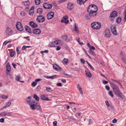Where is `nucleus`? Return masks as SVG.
Listing matches in <instances>:
<instances>
[{
  "label": "nucleus",
  "mask_w": 126,
  "mask_h": 126,
  "mask_svg": "<svg viewBox=\"0 0 126 126\" xmlns=\"http://www.w3.org/2000/svg\"><path fill=\"white\" fill-rule=\"evenodd\" d=\"M85 72L87 77L89 78H90L91 76V74L89 72L85 71Z\"/></svg>",
  "instance_id": "31"
},
{
  "label": "nucleus",
  "mask_w": 126,
  "mask_h": 126,
  "mask_svg": "<svg viewBox=\"0 0 126 126\" xmlns=\"http://www.w3.org/2000/svg\"><path fill=\"white\" fill-rule=\"evenodd\" d=\"M97 6L94 4L90 5L88 7L87 10L97 12Z\"/></svg>",
  "instance_id": "3"
},
{
  "label": "nucleus",
  "mask_w": 126,
  "mask_h": 126,
  "mask_svg": "<svg viewBox=\"0 0 126 126\" xmlns=\"http://www.w3.org/2000/svg\"><path fill=\"white\" fill-rule=\"evenodd\" d=\"M36 20L38 23H42L45 20V17L44 16L40 15L37 17L36 19Z\"/></svg>",
  "instance_id": "4"
},
{
  "label": "nucleus",
  "mask_w": 126,
  "mask_h": 126,
  "mask_svg": "<svg viewBox=\"0 0 126 126\" xmlns=\"http://www.w3.org/2000/svg\"><path fill=\"white\" fill-rule=\"evenodd\" d=\"M33 97L37 101H38L39 100V98L36 95V94H34L33 95Z\"/></svg>",
  "instance_id": "36"
},
{
  "label": "nucleus",
  "mask_w": 126,
  "mask_h": 126,
  "mask_svg": "<svg viewBox=\"0 0 126 126\" xmlns=\"http://www.w3.org/2000/svg\"><path fill=\"white\" fill-rule=\"evenodd\" d=\"M120 56L122 59H123L126 58V56L124 53L122 52L120 54Z\"/></svg>",
  "instance_id": "32"
},
{
  "label": "nucleus",
  "mask_w": 126,
  "mask_h": 126,
  "mask_svg": "<svg viewBox=\"0 0 126 126\" xmlns=\"http://www.w3.org/2000/svg\"><path fill=\"white\" fill-rule=\"evenodd\" d=\"M20 78V77L19 76H16L15 78L16 79L17 81H19V79Z\"/></svg>",
  "instance_id": "45"
},
{
  "label": "nucleus",
  "mask_w": 126,
  "mask_h": 126,
  "mask_svg": "<svg viewBox=\"0 0 126 126\" xmlns=\"http://www.w3.org/2000/svg\"><path fill=\"white\" fill-rule=\"evenodd\" d=\"M80 62L83 64H84L85 63L84 60L83 59H80Z\"/></svg>",
  "instance_id": "61"
},
{
  "label": "nucleus",
  "mask_w": 126,
  "mask_h": 126,
  "mask_svg": "<svg viewBox=\"0 0 126 126\" xmlns=\"http://www.w3.org/2000/svg\"><path fill=\"white\" fill-rule=\"evenodd\" d=\"M56 77V75H55L53 76H45V77L46 78L48 79H53L54 78H55Z\"/></svg>",
  "instance_id": "29"
},
{
  "label": "nucleus",
  "mask_w": 126,
  "mask_h": 126,
  "mask_svg": "<svg viewBox=\"0 0 126 126\" xmlns=\"http://www.w3.org/2000/svg\"><path fill=\"white\" fill-rule=\"evenodd\" d=\"M42 80V79H35V81L36 82H39L40 81Z\"/></svg>",
  "instance_id": "56"
},
{
  "label": "nucleus",
  "mask_w": 126,
  "mask_h": 126,
  "mask_svg": "<svg viewBox=\"0 0 126 126\" xmlns=\"http://www.w3.org/2000/svg\"><path fill=\"white\" fill-rule=\"evenodd\" d=\"M68 60L67 58H64L63 60V64H67L68 62Z\"/></svg>",
  "instance_id": "30"
},
{
  "label": "nucleus",
  "mask_w": 126,
  "mask_h": 126,
  "mask_svg": "<svg viewBox=\"0 0 126 126\" xmlns=\"http://www.w3.org/2000/svg\"><path fill=\"white\" fill-rule=\"evenodd\" d=\"M111 30L113 34L115 35H117L116 29L115 27H113V28L112 27L111 28Z\"/></svg>",
  "instance_id": "19"
},
{
  "label": "nucleus",
  "mask_w": 126,
  "mask_h": 126,
  "mask_svg": "<svg viewBox=\"0 0 126 126\" xmlns=\"http://www.w3.org/2000/svg\"><path fill=\"white\" fill-rule=\"evenodd\" d=\"M4 121V119L3 118H1L0 119V122H3Z\"/></svg>",
  "instance_id": "62"
},
{
  "label": "nucleus",
  "mask_w": 126,
  "mask_h": 126,
  "mask_svg": "<svg viewBox=\"0 0 126 126\" xmlns=\"http://www.w3.org/2000/svg\"><path fill=\"white\" fill-rule=\"evenodd\" d=\"M20 15L21 16H24L25 15V13L24 11H21L20 12Z\"/></svg>",
  "instance_id": "47"
},
{
  "label": "nucleus",
  "mask_w": 126,
  "mask_h": 126,
  "mask_svg": "<svg viewBox=\"0 0 126 126\" xmlns=\"http://www.w3.org/2000/svg\"><path fill=\"white\" fill-rule=\"evenodd\" d=\"M15 53V52L14 51H13L11 52L10 54V56L12 57H13Z\"/></svg>",
  "instance_id": "49"
},
{
  "label": "nucleus",
  "mask_w": 126,
  "mask_h": 126,
  "mask_svg": "<svg viewBox=\"0 0 126 126\" xmlns=\"http://www.w3.org/2000/svg\"><path fill=\"white\" fill-rule=\"evenodd\" d=\"M57 121H55L53 122V125L54 126H56L57 125Z\"/></svg>",
  "instance_id": "63"
},
{
  "label": "nucleus",
  "mask_w": 126,
  "mask_h": 126,
  "mask_svg": "<svg viewBox=\"0 0 126 126\" xmlns=\"http://www.w3.org/2000/svg\"><path fill=\"white\" fill-rule=\"evenodd\" d=\"M31 109L33 110L35 109L36 107V104L35 103L34 101H33L32 102L29 104Z\"/></svg>",
  "instance_id": "7"
},
{
  "label": "nucleus",
  "mask_w": 126,
  "mask_h": 126,
  "mask_svg": "<svg viewBox=\"0 0 126 126\" xmlns=\"http://www.w3.org/2000/svg\"><path fill=\"white\" fill-rule=\"evenodd\" d=\"M36 108L38 110H39L40 111H41L42 110V109L40 106L36 105Z\"/></svg>",
  "instance_id": "46"
},
{
  "label": "nucleus",
  "mask_w": 126,
  "mask_h": 126,
  "mask_svg": "<svg viewBox=\"0 0 126 126\" xmlns=\"http://www.w3.org/2000/svg\"><path fill=\"white\" fill-rule=\"evenodd\" d=\"M11 103L10 102H8L6 103V105L5 106L3 107V108H6V107H9L10 105L11 104Z\"/></svg>",
  "instance_id": "33"
},
{
  "label": "nucleus",
  "mask_w": 126,
  "mask_h": 126,
  "mask_svg": "<svg viewBox=\"0 0 126 126\" xmlns=\"http://www.w3.org/2000/svg\"><path fill=\"white\" fill-rule=\"evenodd\" d=\"M110 84L114 92L116 95H117L121 92L120 91L119 88L114 83L110 82Z\"/></svg>",
  "instance_id": "1"
},
{
  "label": "nucleus",
  "mask_w": 126,
  "mask_h": 126,
  "mask_svg": "<svg viewBox=\"0 0 126 126\" xmlns=\"http://www.w3.org/2000/svg\"><path fill=\"white\" fill-rule=\"evenodd\" d=\"M86 62L88 64V65L90 67V68H91V69L93 70H94V69L93 67L91 65V64H90V63H89V62L87 61H86Z\"/></svg>",
  "instance_id": "38"
},
{
  "label": "nucleus",
  "mask_w": 126,
  "mask_h": 126,
  "mask_svg": "<svg viewBox=\"0 0 126 126\" xmlns=\"http://www.w3.org/2000/svg\"><path fill=\"white\" fill-rule=\"evenodd\" d=\"M6 68L7 72H9L11 71V67L9 63H7L6 66Z\"/></svg>",
  "instance_id": "24"
},
{
  "label": "nucleus",
  "mask_w": 126,
  "mask_h": 126,
  "mask_svg": "<svg viewBox=\"0 0 126 126\" xmlns=\"http://www.w3.org/2000/svg\"><path fill=\"white\" fill-rule=\"evenodd\" d=\"M34 11L30 10L29 12V14L30 15H32L34 13Z\"/></svg>",
  "instance_id": "48"
},
{
  "label": "nucleus",
  "mask_w": 126,
  "mask_h": 126,
  "mask_svg": "<svg viewBox=\"0 0 126 126\" xmlns=\"http://www.w3.org/2000/svg\"><path fill=\"white\" fill-rule=\"evenodd\" d=\"M62 38L64 40H67V37L66 35H63L62 37Z\"/></svg>",
  "instance_id": "41"
},
{
  "label": "nucleus",
  "mask_w": 126,
  "mask_h": 126,
  "mask_svg": "<svg viewBox=\"0 0 126 126\" xmlns=\"http://www.w3.org/2000/svg\"><path fill=\"white\" fill-rule=\"evenodd\" d=\"M46 91L47 92H50L51 91H53L52 90H51V88H48L47 87H46Z\"/></svg>",
  "instance_id": "35"
},
{
  "label": "nucleus",
  "mask_w": 126,
  "mask_h": 126,
  "mask_svg": "<svg viewBox=\"0 0 126 126\" xmlns=\"http://www.w3.org/2000/svg\"><path fill=\"white\" fill-rule=\"evenodd\" d=\"M105 88L108 90H109L110 89L109 86L107 85L105 86Z\"/></svg>",
  "instance_id": "64"
},
{
  "label": "nucleus",
  "mask_w": 126,
  "mask_h": 126,
  "mask_svg": "<svg viewBox=\"0 0 126 126\" xmlns=\"http://www.w3.org/2000/svg\"><path fill=\"white\" fill-rule=\"evenodd\" d=\"M16 27L18 30L19 31H22L23 30V28L20 22H18L17 23Z\"/></svg>",
  "instance_id": "9"
},
{
  "label": "nucleus",
  "mask_w": 126,
  "mask_h": 126,
  "mask_svg": "<svg viewBox=\"0 0 126 126\" xmlns=\"http://www.w3.org/2000/svg\"><path fill=\"white\" fill-rule=\"evenodd\" d=\"M13 33L12 30L9 27L7 28L5 31V33L7 35H11Z\"/></svg>",
  "instance_id": "10"
},
{
  "label": "nucleus",
  "mask_w": 126,
  "mask_h": 126,
  "mask_svg": "<svg viewBox=\"0 0 126 126\" xmlns=\"http://www.w3.org/2000/svg\"><path fill=\"white\" fill-rule=\"evenodd\" d=\"M74 25V30L75 31H77V26H76V24H75Z\"/></svg>",
  "instance_id": "57"
},
{
  "label": "nucleus",
  "mask_w": 126,
  "mask_h": 126,
  "mask_svg": "<svg viewBox=\"0 0 126 126\" xmlns=\"http://www.w3.org/2000/svg\"><path fill=\"white\" fill-rule=\"evenodd\" d=\"M89 52L91 54L93 55H95L94 52L91 49H89Z\"/></svg>",
  "instance_id": "43"
},
{
  "label": "nucleus",
  "mask_w": 126,
  "mask_h": 126,
  "mask_svg": "<svg viewBox=\"0 0 126 126\" xmlns=\"http://www.w3.org/2000/svg\"><path fill=\"white\" fill-rule=\"evenodd\" d=\"M68 16H67L63 17L61 20V22L62 23H64L65 24L68 23L69 22L68 20Z\"/></svg>",
  "instance_id": "11"
},
{
  "label": "nucleus",
  "mask_w": 126,
  "mask_h": 126,
  "mask_svg": "<svg viewBox=\"0 0 126 126\" xmlns=\"http://www.w3.org/2000/svg\"><path fill=\"white\" fill-rule=\"evenodd\" d=\"M36 90L39 91L41 89V87L40 86H38L36 88Z\"/></svg>",
  "instance_id": "51"
},
{
  "label": "nucleus",
  "mask_w": 126,
  "mask_h": 126,
  "mask_svg": "<svg viewBox=\"0 0 126 126\" xmlns=\"http://www.w3.org/2000/svg\"><path fill=\"white\" fill-rule=\"evenodd\" d=\"M12 113V112H6V116H10L12 117H15L14 115H11V114Z\"/></svg>",
  "instance_id": "34"
},
{
  "label": "nucleus",
  "mask_w": 126,
  "mask_h": 126,
  "mask_svg": "<svg viewBox=\"0 0 126 126\" xmlns=\"http://www.w3.org/2000/svg\"><path fill=\"white\" fill-rule=\"evenodd\" d=\"M105 103L108 107H109L110 106V104L108 101L106 100L105 101Z\"/></svg>",
  "instance_id": "54"
},
{
  "label": "nucleus",
  "mask_w": 126,
  "mask_h": 126,
  "mask_svg": "<svg viewBox=\"0 0 126 126\" xmlns=\"http://www.w3.org/2000/svg\"><path fill=\"white\" fill-rule=\"evenodd\" d=\"M109 95L111 96V97H113V94H112V92L111 91H110L109 92Z\"/></svg>",
  "instance_id": "44"
},
{
  "label": "nucleus",
  "mask_w": 126,
  "mask_h": 126,
  "mask_svg": "<svg viewBox=\"0 0 126 126\" xmlns=\"http://www.w3.org/2000/svg\"><path fill=\"white\" fill-rule=\"evenodd\" d=\"M124 19L125 21L126 20V9L125 10L124 12Z\"/></svg>",
  "instance_id": "50"
},
{
  "label": "nucleus",
  "mask_w": 126,
  "mask_h": 126,
  "mask_svg": "<svg viewBox=\"0 0 126 126\" xmlns=\"http://www.w3.org/2000/svg\"><path fill=\"white\" fill-rule=\"evenodd\" d=\"M16 51L18 55L20 53V51L19 50L18 47H17L16 48Z\"/></svg>",
  "instance_id": "52"
},
{
  "label": "nucleus",
  "mask_w": 126,
  "mask_h": 126,
  "mask_svg": "<svg viewBox=\"0 0 126 126\" xmlns=\"http://www.w3.org/2000/svg\"><path fill=\"white\" fill-rule=\"evenodd\" d=\"M48 52V50H45L44 51H41V53L42 54L44 52H45L46 53H47Z\"/></svg>",
  "instance_id": "58"
},
{
  "label": "nucleus",
  "mask_w": 126,
  "mask_h": 126,
  "mask_svg": "<svg viewBox=\"0 0 126 126\" xmlns=\"http://www.w3.org/2000/svg\"><path fill=\"white\" fill-rule=\"evenodd\" d=\"M29 25L33 28L37 27V25L35 24L32 21H30L29 23Z\"/></svg>",
  "instance_id": "23"
},
{
  "label": "nucleus",
  "mask_w": 126,
  "mask_h": 126,
  "mask_svg": "<svg viewBox=\"0 0 126 126\" xmlns=\"http://www.w3.org/2000/svg\"><path fill=\"white\" fill-rule=\"evenodd\" d=\"M118 97L120 98L121 99H124V97L123 94L121 92L117 95Z\"/></svg>",
  "instance_id": "25"
},
{
  "label": "nucleus",
  "mask_w": 126,
  "mask_h": 126,
  "mask_svg": "<svg viewBox=\"0 0 126 126\" xmlns=\"http://www.w3.org/2000/svg\"><path fill=\"white\" fill-rule=\"evenodd\" d=\"M104 33L105 36L107 38H109L110 36V32L108 29H106L104 30Z\"/></svg>",
  "instance_id": "6"
},
{
  "label": "nucleus",
  "mask_w": 126,
  "mask_h": 126,
  "mask_svg": "<svg viewBox=\"0 0 126 126\" xmlns=\"http://www.w3.org/2000/svg\"><path fill=\"white\" fill-rule=\"evenodd\" d=\"M43 6L45 9H51L52 7V5L47 3H45L43 4Z\"/></svg>",
  "instance_id": "13"
},
{
  "label": "nucleus",
  "mask_w": 126,
  "mask_h": 126,
  "mask_svg": "<svg viewBox=\"0 0 126 126\" xmlns=\"http://www.w3.org/2000/svg\"><path fill=\"white\" fill-rule=\"evenodd\" d=\"M35 4L37 5L39 4L41 2L40 0H35Z\"/></svg>",
  "instance_id": "40"
},
{
  "label": "nucleus",
  "mask_w": 126,
  "mask_h": 126,
  "mask_svg": "<svg viewBox=\"0 0 126 126\" xmlns=\"http://www.w3.org/2000/svg\"><path fill=\"white\" fill-rule=\"evenodd\" d=\"M0 116H6V112L3 111L0 113Z\"/></svg>",
  "instance_id": "39"
},
{
  "label": "nucleus",
  "mask_w": 126,
  "mask_h": 126,
  "mask_svg": "<svg viewBox=\"0 0 126 126\" xmlns=\"http://www.w3.org/2000/svg\"><path fill=\"white\" fill-rule=\"evenodd\" d=\"M84 52H85V53L87 55V56L89 58H91V57L89 56V55L87 54V51L85 49H84Z\"/></svg>",
  "instance_id": "60"
},
{
  "label": "nucleus",
  "mask_w": 126,
  "mask_h": 126,
  "mask_svg": "<svg viewBox=\"0 0 126 126\" xmlns=\"http://www.w3.org/2000/svg\"><path fill=\"white\" fill-rule=\"evenodd\" d=\"M25 29L26 32L30 33H32V32L31 29L28 26H26L25 27Z\"/></svg>",
  "instance_id": "21"
},
{
  "label": "nucleus",
  "mask_w": 126,
  "mask_h": 126,
  "mask_svg": "<svg viewBox=\"0 0 126 126\" xmlns=\"http://www.w3.org/2000/svg\"><path fill=\"white\" fill-rule=\"evenodd\" d=\"M101 24L97 22L92 23L91 25V28L95 30L100 29L101 27Z\"/></svg>",
  "instance_id": "2"
},
{
  "label": "nucleus",
  "mask_w": 126,
  "mask_h": 126,
  "mask_svg": "<svg viewBox=\"0 0 126 126\" xmlns=\"http://www.w3.org/2000/svg\"><path fill=\"white\" fill-rule=\"evenodd\" d=\"M67 8L70 10H71L73 8V4L71 2H69L67 4Z\"/></svg>",
  "instance_id": "16"
},
{
  "label": "nucleus",
  "mask_w": 126,
  "mask_h": 126,
  "mask_svg": "<svg viewBox=\"0 0 126 126\" xmlns=\"http://www.w3.org/2000/svg\"><path fill=\"white\" fill-rule=\"evenodd\" d=\"M114 81L116 82L117 83H118L119 84H120L121 86V87H122V85H121V83L120 82L115 80H114Z\"/></svg>",
  "instance_id": "59"
},
{
  "label": "nucleus",
  "mask_w": 126,
  "mask_h": 126,
  "mask_svg": "<svg viewBox=\"0 0 126 126\" xmlns=\"http://www.w3.org/2000/svg\"><path fill=\"white\" fill-rule=\"evenodd\" d=\"M121 19L120 17H118L116 20V22L118 23H119L121 22Z\"/></svg>",
  "instance_id": "37"
},
{
  "label": "nucleus",
  "mask_w": 126,
  "mask_h": 126,
  "mask_svg": "<svg viewBox=\"0 0 126 126\" xmlns=\"http://www.w3.org/2000/svg\"><path fill=\"white\" fill-rule=\"evenodd\" d=\"M25 100L28 104H30L33 101L31 100V97L30 96H29L26 98L25 99Z\"/></svg>",
  "instance_id": "20"
},
{
  "label": "nucleus",
  "mask_w": 126,
  "mask_h": 126,
  "mask_svg": "<svg viewBox=\"0 0 126 126\" xmlns=\"http://www.w3.org/2000/svg\"><path fill=\"white\" fill-rule=\"evenodd\" d=\"M59 41L60 40H58L51 42L49 43V46L51 47H55L58 44Z\"/></svg>",
  "instance_id": "5"
},
{
  "label": "nucleus",
  "mask_w": 126,
  "mask_h": 126,
  "mask_svg": "<svg viewBox=\"0 0 126 126\" xmlns=\"http://www.w3.org/2000/svg\"><path fill=\"white\" fill-rule=\"evenodd\" d=\"M77 88H78V89L79 91L80 94H82L83 93V92H82V88H81L80 86L79 85V84H78V85Z\"/></svg>",
  "instance_id": "28"
},
{
  "label": "nucleus",
  "mask_w": 126,
  "mask_h": 126,
  "mask_svg": "<svg viewBox=\"0 0 126 126\" xmlns=\"http://www.w3.org/2000/svg\"><path fill=\"white\" fill-rule=\"evenodd\" d=\"M80 38H79L77 40V42L78 43L80 44V45H83V43L82 42H80Z\"/></svg>",
  "instance_id": "53"
},
{
  "label": "nucleus",
  "mask_w": 126,
  "mask_h": 126,
  "mask_svg": "<svg viewBox=\"0 0 126 126\" xmlns=\"http://www.w3.org/2000/svg\"><path fill=\"white\" fill-rule=\"evenodd\" d=\"M53 67V69L56 71H59L61 70L60 67L56 64L54 65Z\"/></svg>",
  "instance_id": "18"
},
{
  "label": "nucleus",
  "mask_w": 126,
  "mask_h": 126,
  "mask_svg": "<svg viewBox=\"0 0 126 126\" xmlns=\"http://www.w3.org/2000/svg\"><path fill=\"white\" fill-rule=\"evenodd\" d=\"M89 13V16L91 17H94L97 15V12L87 10Z\"/></svg>",
  "instance_id": "8"
},
{
  "label": "nucleus",
  "mask_w": 126,
  "mask_h": 126,
  "mask_svg": "<svg viewBox=\"0 0 126 126\" xmlns=\"http://www.w3.org/2000/svg\"><path fill=\"white\" fill-rule=\"evenodd\" d=\"M43 11V10L41 8H38L37 10V13L40 14L42 13Z\"/></svg>",
  "instance_id": "27"
},
{
  "label": "nucleus",
  "mask_w": 126,
  "mask_h": 126,
  "mask_svg": "<svg viewBox=\"0 0 126 126\" xmlns=\"http://www.w3.org/2000/svg\"><path fill=\"white\" fill-rule=\"evenodd\" d=\"M117 12L115 11L112 12L110 14V17L111 20H113L114 18L117 16Z\"/></svg>",
  "instance_id": "12"
},
{
  "label": "nucleus",
  "mask_w": 126,
  "mask_h": 126,
  "mask_svg": "<svg viewBox=\"0 0 126 126\" xmlns=\"http://www.w3.org/2000/svg\"><path fill=\"white\" fill-rule=\"evenodd\" d=\"M40 98L42 100H49L47 97V95L46 94L43 95L41 96Z\"/></svg>",
  "instance_id": "17"
},
{
  "label": "nucleus",
  "mask_w": 126,
  "mask_h": 126,
  "mask_svg": "<svg viewBox=\"0 0 126 126\" xmlns=\"http://www.w3.org/2000/svg\"><path fill=\"white\" fill-rule=\"evenodd\" d=\"M37 82H36L35 81H34L32 83L31 85L32 87H34L36 86L37 84Z\"/></svg>",
  "instance_id": "42"
},
{
  "label": "nucleus",
  "mask_w": 126,
  "mask_h": 126,
  "mask_svg": "<svg viewBox=\"0 0 126 126\" xmlns=\"http://www.w3.org/2000/svg\"><path fill=\"white\" fill-rule=\"evenodd\" d=\"M54 13L53 12H51L49 13L47 15V17L48 19H51L54 16Z\"/></svg>",
  "instance_id": "14"
},
{
  "label": "nucleus",
  "mask_w": 126,
  "mask_h": 126,
  "mask_svg": "<svg viewBox=\"0 0 126 126\" xmlns=\"http://www.w3.org/2000/svg\"><path fill=\"white\" fill-rule=\"evenodd\" d=\"M33 33L35 34L38 35L41 32L40 30L38 29H34L33 31Z\"/></svg>",
  "instance_id": "15"
},
{
  "label": "nucleus",
  "mask_w": 126,
  "mask_h": 126,
  "mask_svg": "<svg viewBox=\"0 0 126 126\" xmlns=\"http://www.w3.org/2000/svg\"><path fill=\"white\" fill-rule=\"evenodd\" d=\"M22 4L26 6H28L30 4V2L29 0L26 1H23L22 2Z\"/></svg>",
  "instance_id": "26"
},
{
  "label": "nucleus",
  "mask_w": 126,
  "mask_h": 126,
  "mask_svg": "<svg viewBox=\"0 0 126 126\" xmlns=\"http://www.w3.org/2000/svg\"><path fill=\"white\" fill-rule=\"evenodd\" d=\"M88 0H77V3L80 5L84 4L85 2Z\"/></svg>",
  "instance_id": "22"
},
{
  "label": "nucleus",
  "mask_w": 126,
  "mask_h": 126,
  "mask_svg": "<svg viewBox=\"0 0 126 126\" xmlns=\"http://www.w3.org/2000/svg\"><path fill=\"white\" fill-rule=\"evenodd\" d=\"M2 98L4 99H7L8 98V96H5L4 95H3L2 96Z\"/></svg>",
  "instance_id": "55"
}]
</instances>
